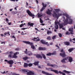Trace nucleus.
I'll return each instance as SVG.
<instances>
[{
    "label": "nucleus",
    "instance_id": "nucleus-24",
    "mask_svg": "<svg viewBox=\"0 0 75 75\" xmlns=\"http://www.w3.org/2000/svg\"><path fill=\"white\" fill-rule=\"evenodd\" d=\"M28 64L26 63H24V65L23 67L24 68H27V67H28Z\"/></svg>",
    "mask_w": 75,
    "mask_h": 75
},
{
    "label": "nucleus",
    "instance_id": "nucleus-46",
    "mask_svg": "<svg viewBox=\"0 0 75 75\" xmlns=\"http://www.w3.org/2000/svg\"><path fill=\"white\" fill-rule=\"evenodd\" d=\"M12 12L13 14H16V13L14 11H12Z\"/></svg>",
    "mask_w": 75,
    "mask_h": 75
},
{
    "label": "nucleus",
    "instance_id": "nucleus-37",
    "mask_svg": "<svg viewBox=\"0 0 75 75\" xmlns=\"http://www.w3.org/2000/svg\"><path fill=\"white\" fill-rule=\"evenodd\" d=\"M46 55L47 56H51V53L49 52L48 53H47L46 54Z\"/></svg>",
    "mask_w": 75,
    "mask_h": 75
},
{
    "label": "nucleus",
    "instance_id": "nucleus-19",
    "mask_svg": "<svg viewBox=\"0 0 75 75\" xmlns=\"http://www.w3.org/2000/svg\"><path fill=\"white\" fill-rule=\"evenodd\" d=\"M72 21H73L72 19L69 18V21L68 22V23L69 24H72Z\"/></svg>",
    "mask_w": 75,
    "mask_h": 75
},
{
    "label": "nucleus",
    "instance_id": "nucleus-29",
    "mask_svg": "<svg viewBox=\"0 0 75 75\" xmlns=\"http://www.w3.org/2000/svg\"><path fill=\"white\" fill-rule=\"evenodd\" d=\"M38 38V37H37V38H34L33 39H36V41H40V39L39 38Z\"/></svg>",
    "mask_w": 75,
    "mask_h": 75
},
{
    "label": "nucleus",
    "instance_id": "nucleus-7",
    "mask_svg": "<svg viewBox=\"0 0 75 75\" xmlns=\"http://www.w3.org/2000/svg\"><path fill=\"white\" fill-rule=\"evenodd\" d=\"M54 23H55V25L54 27L56 30H58V25L57 24L59 25V22H55Z\"/></svg>",
    "mask_w": 75,
    "mask_h": 75
},
{
    "label": "nucleus",
    "instance_id": "nucleus-20",
    "mask_svg": "<svg viewBox=\"0 0 75 75\" xmlns=\"http://www.w3.org/2000/svg\"><path fill=\"white\" fill-rule=\"evenodd\" d=\"M28 55L29 56H31V55H33V53L30 51H28Z\"/></svg>",
    "mask_w": 75,
    "mask_h": 75
},
{
    "label": "nucleus",
    "instance_id": "nucleus-22",
    "mask_svg": "<svg viewBox=\"0 0 75 75\" xmlns=\"http://www.w3.org/2000/svg\"><path fill=\"white\" fill-rule=\"evenodd\" d=\"M37 15L38 16V18H40V17H41L42 16V15L40 14V13H38Z\"/></svg>",
    "mask_w": 75,
    "mask_h": 75
},
{
    "label": "nucleus",
    "instance_id": "nucleus-34",
    "mask_svg": "<svg viewBox=\"0 0 75 75\" xmlns=\"http://www.w3.org/2000/svg\"><path fill=\"white\" fill-rule=\"evenodd\" d=\"M47 40H51V37L48 36L47 37Z\"/></svg>",
    "mask_w": 75,
    "mask_h": 75
},
{
    "label": "nucleus",
    "instance_id": "nucleus-10",
    "mask_svg": "<svg viewBox=\"0 0 75 75\" xmlns=\"http://www.w3.org/2000/svg\"><path fill=\"white\" fill-rule=\"evenodd\" d=\"M39 50L40 51H45L47 50V48L45 47H39Z\"/></svg>",
    "mask_w": 75,
    "mask_h": 75
},
{
    "label": "nucleus",
    "instance_id": "nucleus-23",
    "mask_svg": "<svg viewBox=\"0 0 75 75\" xmlns=\"http://www.w3.org/2000/svg\"><path fill=\"white\" fill-rule=\"evenodd\" d=\"M28 25H30V27H33V25H34V23H31L29 22L28 23Z\"/></svg>",
    "mask_w": 75,
    "mask_h": 75
},
{
    "label": "nucleus",
    "instance_id": "nucleus-44",
    "mask_svg": "<svg viewBox=\"0 0 75 75\" xmlns=\"http://www.w3.org/2000/svg\"><path fill=\"white\" fill-rule=\"evenodd\" d=\"M66 35H69V34H70V33H69L67 31L66 33Z\"/></svg>",
    "mask_w": 75,
    "mask_h": 75
},
{
    "label": "nucleus",
    "instance_id": "nucleus-55",
    "mask_svg": "<svg viewBox=\"0 0 75 75\" xmlns=\"http://www.w3.org/2000/svg\"><path fill=\"white\" fill-rule=\"evenodd\" d=\"M73 31H72V32H70V34H74V33L73 32Z\"/></svg>",
    "mask_w": 75,
    "mask_h": 75
},
{
    "label": "nucleus",
    "instance_id": "nucleus-62",
    "mask_svg": "<svg viewBox=\"0 0 75 75\" xmlns=\"http://www.w3.org/2000/svg\"><path fill=\"white\" fill-rule=\"evenodd\" d=\"M55 46L56 47H57V48H59V46H58L57 45H55Z\"/></svg>",
    "mask_w": 75,
    "mask_h": 75
},
{
    "label": "nucleus",
    "instance_id": "nucleus-56",
    "mask_svg": "<svg viewBox=\"0 0 75 75\" xmlns=\"http://www.w3.org/2000/svg\"><path fill=\"white\" fill-rule=\"evenodd\" d=\"M15 50L16 51H18V50H19V49L17 48L15 49Z\"/></svg>",
    "mask_w": 75,
    "mask_h": 75
},
{
    "label": "nucleus",
    "instance_id": "nucleus-41",
    "mask_svg": "<svg viewBox=\"0 0 75 75\" xmlns=\"http://www.w3.org/2000/svg\"><path fill=\"white\" fill-rule=\"evenodd\" d=\"M69 31H70V32H72L74 30H72V29H71L69 28Z\"/></svg>",
    "mask_w": 75,
    "mask_h": 75
},
{
    "label": "nucleus",
    "instance_id": "nucleus-49",
    "mask_svg": "<svg viewBox=\"0 0 75 75\" xmlns=\"http://www.w3.org/2000/svg\"><path fill=\"white\" fill-rule=\"evenodd\" d=\"M9 52V54H13V52L11 51V52Z\"/></svg>",
    "mask_w": 75,
    "mask_h": 75
},
{
    "label": "nucleus",
    "instance_id": "nucleus-15",
    "mask_svg": "<svg viewBox=\"0 0 75 75\" xmlns=\"http://www.w3.org/2000/svg\"><path fill=\"white\" fill-rule=\"evenodd\" d=\"M36 57L37 58H40V59L42 58V57L39 54H37L36 55Z\"/></svg>",
    "mask_w": 75,
    "mask_h": 75
},
{
    "label": "nucleus",
    "instance_id": "nucleus-31",
    "mask_svg": "<svg viewBox=\"0 0 75 75\" xmlns=\"http://www.w3.org/2000/svg\"><path fill=\"white\" fill-rule=\"evenodd\" d=\"M54 10L55 11L56 13H58L60 11L59 9H54Z\"/></svg>",
    "mask_w": 75,
    "mask_h": 75
},
{
    "label": "nucleus",
    "instance_id": "nucleus-63",
    "mask_svg": "<svg viewBox=\"0 0 75 75\" xmlns=\"http://www.w3.org/2000/svg\"><path fill=\"white\" fill-rule=\"evenodd\" d=\"M36 2L37 4L38 3V0H36Z\"/></svg>",
    "mask_w": 75,
    "mask_h": 75
},
{
    "label": "nucleus",
    "instance_id": "nucleus-36",
    "mask_svg": "<svg viewBox=\"0 0 75 75\" xmlns=\"http://www.w3.org/2000/svg\"><path fill=\"white\" fill-rule=\"evenodd\" d=\"M27 59H28V57H25L23 58V59L25 60V61H26V60H27Z\"/></svg>",
    "mask_w": 75,
    "mask_h": 75
},
{
    "label": "nucleus",
    "instance_id": "nucleus-9",
    "mask_svg": "<svg viewBox=\"0 0 75 75\" xmlns=\"http://www.w3.org/2000/svg\"><path fill=\"white\" fill-rule=\"evenodd\" d=\"M67 60L68 59L69 61L70 62H72V60L73 59H72V57H67Z\"/></svg>",
    "mask_w": 75,
    "mask_h": 75
},
{
    "label": "nucleus",
    "instance_id": "nucleus-25",
    "mask_svg": "<svg viewBox=\"0 0 75 75\" xmlns=\"http://www.w3.org/2000/svg\"><path fill=\"white\" fill-rule=\"evenodd\" d=\"M18 57L14 53L13 54V57H12V58H17Z\"/></svg>",
    "mask_w": 75,
    "mask_h": 75
},
{
    "label": "nucleus",
    "instance_id": "nucleus-64",
    "mask_svg": "<svg viewBox=\"0 0 75 75\" xmlns=\"http://www.w3.org/2000/svg\"><path fill=\"white\" fill-rule=\"evenodd\" d=\"M12 64H10V65H9V67H12Z\"/></svg>",
    "mask_w": 75,
    "mask_h": 75
},
{
    "label": "nucleus",
    "instance_id": "nucleus-33",
    "mask_svg": "<svg viewBox=\"0 0 75 75\" xmlns=\"http://www.w3.org/2000/svg\"><path fill=\"white\" fill-rule=\"evenodd\" d=\"M39 63V62H35V63H34L33 64L35 65H37L38 64V63Z\"/></svg>",
    "mask_w": 75,
    "mask_h": 75
},
{
    "label": "nucleus",
    "instance_id": "nucleus-57",
    "mask_svg": "<svg viewBox=\"0 0 75 75\" xmlns=\"http://www.w3.org/2000/svg\"><path fill=\"white\" fill-rule=\"evenodd\" d=\"M12 38H15L16 39V37H15V36H14V35H13L12 36Z\"/></svg>",
    "mask_w": 75,
    "mask_h": 75
},
{
    "label": "nucleus",
    "instance_id": "nucleus-60",
    "mask_svg": "<svg viewBox=\"0 0 75 75\" xmlns=\"http://www.w3.org/2000/svg\"><path fill=\"white\" fill-rule=\"evenodd\" d=\"M6 21H8V19L7 18H6Z\"/></svg>",
    "mask_w": 75,
    "mask_h": 75
},
{
    "label": "nucleus",
    "instance_id": "nucleus-54",
    "mask_svg": "<svg viewBox=\"0 0 75 75\" xmlns=\"http://www.w3.org/2000/svg\"><path fill=\"white\" fill-rule=\"evenodd\" d=\"M1 73L2 74H6V71H4L3 72H1Z\"/></svg>",
    "mask_w": 75,
    "mask_h": 75
},
{
    "label": "nucleus",
    "instance_id": "nucleus-58",
    "mask_svg": "<svg viewBox=\"0 0 75 75\" xmlns=\"http://www.w3.org/2000/svg\"><path fill=\"white\" fill-rule=\"evenodd\" d=\"M8 25H11V23L10 22V23H9L8 24Z\"/></svg>",
    "mask_w": 75,
    "mask_h": 75
},
{
    "label": "nucleus",
    "instance_id": "nucleus-3",
    "mask_svg": "<svg viewBox=\"0 0 75 75\" xmlns=\"http://www.w3.org/2000/svg\"><path fill=\"white\" fill-rule=\"evenodd\" d=\"M22 72L23 73H25L26 72L27 73V75H34V73L32 72L31 71H29L28 70H26L25 69H23L22 70Z\"/></svg>",
    "mask_w": 75,
    "mask_h": 75
},
{
    "label": "nucleus",
    "instance_id": "nucleus-48",
    "mask_svg": "<svg viewBox=\"0 0 75 75\" xmlns=\"http://www.w3.org/2000/svg\"><path fill=\"white\" fill-rule=\"evenodd\" d=\"M23 25H23V23H22L20 25V27H23Z\"/></svg>",
    "mask_w": 75,
    "mask_h": 75
},
{
    "label": "nucleus",
    "instance_id": "nucleus-16",
    "mask_svg": "<svg viewBox=\"0 0 75 75\" xmlns=\"http://www.w3.org/2000/svg\"><path fill=\"white\" fill-rule=\"evenodd\" d=\"M51 11H52L50 10L49 9H48V11H47V14L51 15Z\"/></svg>",
    "mask_w": 75,
    "mask_h": 75
},
{
    "label": "nucleus",
    "instance_id": "nucleus-50",
    "mask_svg": "<svg viewBox=\"0 0 75 75\" xmlns=\"http://www.w3.org/2000/svg\"><path fill=\"white\" fill-rule=\"evenodd\" d=\"M61 52H62V53H64V52H65V51H64V50L62 49L61 50Z\"/></svg>",
    "mask_w": 75,
    "mask_h": 75
},
{
    "label": "nucleus",
    "instance_id": "nucleus-30",
    "mask_svg": "<svg viewBox=\"0 0 75 75\" xmlns=\"http://www.w3.org/2000/svg\"><path fill=\"white\" fill-rule=\"evenodd\" d=\"M47 34L48 35H49L50 34H52V32L50 30H47Z\"/></svg>",
    "mask_w": 75,
    "mask_h": 75
},
{
    "label": "nucleus",
    "instance_id": "nucleus-6",
    "mask_svg": "<svg viewBox=\"0 0 75 75\" xmlns=\"http://www.w3.org/2000/svg\"><path fill=\"white\" fill-rule=\"evenodd\" d=\"M26 12L28 13V14L30 17H32V18L33 19L34 18V16L35 15L32 14V13L31 12V11L29 10H28L26 11Z\"/></svg>",
    "mask_w": 75,
    "mask_h": 75
},
{
    "label": "nucleus",
    "instance_id": "nucleus-52",
    "mask_svg": "<svg viewBox=\"0 0 75 75\" xmlns=\"http://www.w3.org/2000/svg\"><path fill=\"white\" fill-rule=\"evenodd\" d=\"M27 28H22L21 29V30H25V29H27Z\"/></svg>",
    "mask_w": 75,
    "mask_h": 75
},
{
    "label": "nucleus",
    "instance_id": "nucleus-21",
    "mask_svg": "<svg viewBox=\"0 0 75 75\" xmlns=\"http://www.w3.org/2000/svg\"><path fill=\"white\" fill-rule=\"evenodd\" d=\"M65 60H67V59L66 58H65L64 59H63L61 61L63 63H65Z\"/></svg>",
    "mask_w": 75,
    "mask_h": 75
},
{
    "label": "nucleus",
    "instance_id": "nucleus-43",
    "mask_svg": "<svg viewBox=\"0 0 75 75\" xmlns=\"http://www.w3.org/2000/svg\"><path fill=\"white\" fill-rule=\"evenodd\" d=\"M59 36V37H62V34L61 33H59L58 34Z\"/></svg>",
    "mask_w": 75,
    "mask_h": 75
},
{
    "label": "nucleus",
    "instance_id": "nucleus-26",
    "mask_svg": "<svg viewBox=\"0 0 75 75\" xmlns=\"http://www.w3.org/2000/svg\"><path fill=\"white\" fill-rule=\"evenodd\" d=\"M41 55L43 57V58L44 59H46V57L45 56V54L43 53H42L41 54Z\"/></svg>",
    "mask_w": 75,
    "mask_h": 75
},
{
    "label": "nucleus",
    "instance_id": "nucleus-18",
    "mask_svg": "<svg viewBox=\"0 0 75 75\" xmlns=\"http://www.w3.org/2000/svg\"><path fill=\"white\" fill-rule=\"evenodd\" d=\"M8 63L10 65H13L14 63V61L12 60H9Z\"/></svg>",
    "mask_w": 75,
    "mask_h": 75
},
{
    "label": "nucleus",
    "instance_id": "nucleus-1",
    "mask_svg": "<svg viewBox=\"0 0 75 75\" xmlns=\"http://www.w3.org/2000/svg\"><path fill=\"white\" fill-rule=\"evenodd\" d=\"M63 16H65L67 18L65 20V17L63 16L62 18L63 19H64V20H63V21H64L63 25L64 26H65V25H67V24H68V19L70 18H71V17L69 16L68 14L66 13H64Z\"/></svg>",
    "mask_w": 75,
    "mask_h": 75
},
{
    "label": "nucleus",
    "instance_id": "nucleus-27",
    "mask_svg": "<svg viewBox=\"0 0 75 75\" xmlns=\"http://www.w3.org/2000/svg\"><path fill=\"white\" fill-rule=\"evenodd\" d=\"M47 66H49L50 67H54V65L50 63H47Z\"/></svg>",
    "mask_w": 75,
    "mask_h": 75
},
{
    "label": "nucleus",
    "instance_id": "nucleus-28",
    "mask_svg": "<svg viewBox=\"0 0 75 75\" xmlns=\"http://www.w3.org/2000/svg\"><path fill=\"white\" fill-rule=\"evenodd\" d=\"M63 72H65V73H67V74H70V71H68L65 70H64L63 71Z\"/></svg>",
    "mask_w": 75,
    "mask_h": 75
},
{
    "label": "nucleus",
    "instance_id": "nucleus-39",
    "mask_svg": "<svg viewBox=\"0 0 75 75\" xmlns=\"http://www.w3.org/2000/svg\"><path fill=\"white\" fill-rule=\"evenodd\" d=\"M24 52L26 54H28V51H27V49H26V51H24Z\"/></svg>",
    "mask_w": 75,
    "mask_h": 75
},
{
    "label": "nucleus",
    "instance_id": "nucleus-5",
    "mask_svg": "<svg viewBox=\"0 0 75 75\" xmlns=\"http://www.w3.org/2000/svg\"><path fill=\"white\" fill-rule=\"evenodd\" d=\"M23 42L25 43V44H28L29 45H30L31 46V48H32V49H35V46L33 45V43H31L29 41H23Z\"/></svg>",
    "mask_w": 75,
    "mask_h": 75
},
{
    "label": "nucleus",
    "instance_id": "nucleus-14",
    "mask_svg": "<svg viewBox=\"0 0 75 75\" xmlns=\"http://www.w3.org/2000/svg\"><path fill=\"white\" fill-rule=\"evenodd\" d=\"M64 44L66 45H67V46H68L70 45V42H69L66 41L64 42Z\"/></svg>",
    "mask_w": 75,
    "mask_h": 75
},
{
    "label": "nucleus",
    "instance_id": "nucleus-51",
    "mask_svg": "<svg viewBox=\"0 0 75 75\" xmlns=\"http://www.w3.org/2000/svg\"><path fill=\"white\" fill-rule=\"evenodd\" d=\"M9 57H10V58H12V57H12V55L11 54H9Z\"/></svg>",
    "mask_w": 75,
    "mask_h": 75
},
{
    "label": "nucleus",
    "instance_id": "nucleus-40",
    "mask_svg": "<svg viewBox=\"0 0 75 75\" xmlns=\"http://www.w3.org/2000/svg\"><path fill=\"white\" fill-rule=\"evenodd\" d=\"M33 65V64L31 63H29L28 64V66L30 67H31Z\"/></svg>",
    "mask_w": 75,
    "mask_h": 75
},
{
    "label": "nucleus",
    "instance_id": "nucleus-13",
    "mask_svg": "<svg viewBox=\"0 0 75 75\" xmlns=\"http://www.w3.org/2000/svg\"><path fill=\"white\" fill-rule=\"evenodd\" d=\"M40 42L42 43V44H47L48 43L47 42H46L45 40H41L40 41Z\"/></svg>",
    "mask_w": 75,
    "mask_h": 75
},
{
    "label": "nucleus",
    "instance_id": "nucleus-12",
    "mask_svg": "<svg viewBox=\"0 0 75 75\" xmlns=\"http://www.w3.org/2000/svg\"><path fill=\"white\" fill-rule=\"evenodd\" d=\"M42 72L43 74H45V75H52V74H50L48 73H47L44 71H42Z\"/></svg>",
    "mask_w": 75,
    "mask_h": 75
},
{
    "label": "nucleus",
    "instance_id": "nucleus-8",
    "mask_svg": "<svg viewBox=\"0 0 75 75\" xmlns=\"http://www.w3.org/2000/svg\"><path fill=\"white\" fill-rule=\"evenodd\" d=\"M42 6H43V7L41 8L40 11H42L44 9H45V7H46V6H47V4H44V3H42Z\"/></svg>",
    "mask_w": 75,
    "mask_h": 75
},
{
    "label": "nucleus",
    "instance_id": "nucleus-47",
    "mask_svg": "<svg viewBox=\"0 0 75 75\" xmlns=\"http://www.w3.org/2000/svg\"><path fill=\"white\" fill-rule=\"evenodd\" d=\"M35 30H37V31H39V32H40V31L38 30V29H37L36 28H35Z\"/></svg>",
    "mask_w": 75,
    "mask_h": 75
},
{
    "label": "nucleus",
    "instance_id": "nucleus-53",
    "mask_svg": "<svg viewBox=\"0 0 75 75\" xmlns=\"http://www.w3.org/2000/svg\"><path fill=\"white\" fill-rule=\"evenodd\" d=\"M9 61H8L7 60V59H5V62H7V63H8V62H9Z\"/></svg>",
    "mask_w": 75,
    "mask_h": 75
},
{
    "label": "nucleus",
    "instance_id": "nucleus-59",
    "mask_svg": "<svg viewBox=\"0 0 75 75\" xmlns=\"http://www.w3.org/2000/svg\"><path fill=\"white\" fill-rule=\"evenodd\" d=\"M69 41L70 42H73V41L71 39H70Z\"/></svg>",
    "mask_w": 75,
    "mask_h": 75
},
{
    "label": "nucleus",
    "instance_id": "nucleus-35",
    "mask_svg": "<svg viewBox=\"0 0 75 75\" xmlns=\"http://www.w3.org/2000/svg\"><path fill=\"white\" fill-rule=\"evenodd\" d=\"M73 50H74V49H73V48H71L69 49L68 51L69 52H71Z\"/></svg>",
    "mask_w": 75,
    "mask_h": 75
},
{
    "label": "nucleus",
    "instance_id": "nucleus-11",
    "mask_svg": "<svg viewBox=\"0 0 75 75\" xmlns=\"http://www.w3.org/2000/svg\"><path fill=\"white\" fill-rule=\"evenodd\" d=\"M60 55L61 57H66V54H65V52H64L63 53H60Z\"/></svg>",
    "mask_w": 75,
    "mask_h": 75
},
{
    "label": "nucleus",
    "instance_id": "nucleus-4",
    "mask_svg": "<svg viewBox=\"0 0 75 75\" xmlns=\"http://www.w3.org/2000/svg\"><path fill=\"white\" fill-rule=\"evenodd\" d=\"M53 17H54V18H57V19H58L59 18V17L61 16H62V14L61 13H57L55 11H53V14L52 15Z\"/></svg>",
    "mask_w": 75,
    "mask_h": 75
},
{
    "label": "nucleus",
    "instance_id": "nucleus-17",
    "mask_svg": "<svg viewBox=\"0 0 75 75\" xmlns=\"http://www.w3.org/2000/svg\"><path fill=\"white\" fill-rule=\"evenodd\" d=\"M59 28L60 29H61V28H62L64 27V25H63V24H60V23H59Z\"/></svg>",
    "mask_w": 75,
    "mask_h": 75
},
{
    "label": "nucleus",
    "instance_id": "nucleus-38",
    "mask_svg": "<svg viewBox=\"0 0 75 75\" xmlns=\"http://www.w3.org/2000/svg\"><path fill=\"white\" fill-rule=\"evenodd\" d=\"M40 22L41 23H43V21H42V20L41 19V18H40Z\"/></svg>",
    "mask_w": 75,
    "mask_h": 75
},
{
    "label": "nucleus",
    "instance_id": "nucleus-45",
    "mask_svg": "<svg viewBox=\"0 0 75 75\" xmlns=\"http://www.w3.org/2000/svg\"><path fill=\"white\" fill-rule=\"evenodd\" d=\"M14 54L16 55H17V54H19V52H16L15 53H14Z\"/></svg>",
    "mask_w": 75,
    "mask_h": 75
},
{
    "label": "nucleus",
    "instance_id": "nucleus-2",
    "mask_svg": "<svg viewBox=\"0 0 75 75\" xmlns=\"http://www.w3.org/2000/svg\"><path fill=\"white\" fill-rule=\"evenodd\" d=\"M46 69H47V70H48V71H52V72H55V74H58L59 73V74H62L63 75H65V73L63 72H62L60 71H58L57 70H54L52 69V68H46Z\"/></svg>",
    "mask_w": 75,
    "mask_h": 75
},
{
    "label": "nucleus",
    "instance_id": "nucleus-42",
    "mask_svg": "<svg viewBox=\"0 0 75 75\" xmlns=\"http://www.w3.org/2000/svg\"><path fill=\"white\" fill-rule=\"evenodd\" d=\"M56 37V36H54L52 37V40H54V39Z\"/></svg>",
    "mask_w": 75,
    "mask_h": 75
},
{
    "label": "nucleus",
    "instance_id": "nucleus-61",
    "mask_svg": "<svg viewBox=\"0 0 75 75\" xmlns=\"http://www.w3.org/2000/svg\"><path fill=\"white\" fill-rule=\"evenodd\" d=\"M1 37H3V36H4V35L3 34H1Z\"/></svg>",
    "mask_w": 75,
    "mask_h": 75
},
{
    "label": "nucleus",
    "instance_id": "nucleus-32",
    "mask_svg": "<svg viewBox=\"0 0 75 75\" xmlns=\"http://www.w3.org/2000/svg\"><path fill=\"white\" fill-rule=\"evenodd\" d=\"M5 33H6V35H9V36H10V35L9 32H8L7 33V32H5Z\"/></svg>",
    "mask_w": 75,
    "mask_h": 75
}]
</instances>
